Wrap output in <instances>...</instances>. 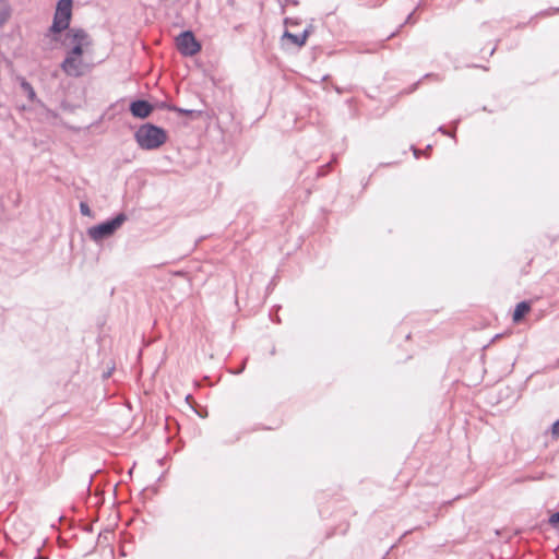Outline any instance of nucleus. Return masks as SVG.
<instances>
[{
	"label": "nucleus",
	"instance_id": "obj_1",
	"mask_svg": "<svg viewBox=\"0 0 559 559\" xmlns=\"http://www.w3.org/2000/svg\"><path fill=\"white\" fill-rule=\"evenodd\" d=\"M167 132L162 127L146 122L141 124L134 132V140L140 148L154 151L164 145L167 141Z\"/></svg>",
	"mask_w": 559,
	"mask_h": 559
},
{
	"label": "nucleus",
	"instance_id": "obj_2",
	"mask_svg": "<svg viewBox=\"0 0 559 559\" xmlns=\"http://www.w3.org/2000/svg\"><path fill=\"white\" fill-rule=\"evenodd\" d=\"M73 0H59L56 5L53 20L51 26L46 33L47 37H51L53 40L57 39V35L64 31H69L70 21L72 17Z\"/></svg>",
	"mask_w": 559,
	"mask_h": 559
},
{
	"label": "nucleus",
	"instance_id": "obj_3",
	"mask_svg": "<svg viewBox=\"0 0 559 559\" xmlns=\"http://www.w3.org/2000/svg\"><path fill=\"white\" fill-rule=\"evenodd\" d=\"M128 219L126 213L120 212L116 216L87 228V236L94 242H100L111 237Z\"/></svg>",
	"mask_w": 559,
	"mask_h": 559
},
{
	"label": "nucleus",
	"instance_id": "obj_4",
	"mask_svg": "<svg viewBox=\"0 0 559 559\" xmlns=\"http://www.w3.org/2000/svg\"><path fill=\"white\" fill-rule=\"evenodd\" d=\"M92 38L83 28L72 27L64 34L62 46L70 47L67 55L82 58L84 49L92 46Z\"/></svg>",
	"mask_w": 559,
	"mask_h": 559
},
{
	"label": "nucleus",
	"instance_id": "obj_5",
	"mask_svg": "<svg viewBox=\"0 0 559 559\" xmlns=\"http://www.w3.org/2000/svg\"><path fill=\"white\" fill-rule=\"evenodd\" d=\"M176 45L185 57H192L201 50V44L191 31L181 32L176 38Z\"/></svg>",
	"mask_w": 559,
	"mask_h": 559
},
{
	"label": "nucleus",
	"instance_id": "obj_6",
	"mask_svg": "<svg viewBox=\"0 0 559 559\" xmlns=\"http://www.w3.org/2000/svg\"><path fill=\"white\" fill-rule=\"evenodd\" d=\"M60 68L68 76L71 78H80L85 73L83 59L71 55H66Z\"/></svg>",
	"mask_w": 559,
	"mask_h": 559
},
{
	"label": "nucleus",
	"instance_id": "obj_7",
	"mask_svg": "<svg viewBox=\"0 0 559 559\" xmlns=\"http://www.w3.org/2000/svg\"><path fill=\"white\" fill-rule=\"evenodd\" d=\"M154 107L145 99H135L130 103L129 110L134 118L145 119L147 118Z\"/></svg>",
	"mask_w": 559,
	"mask_h": 559
},
{
	"label": "nucleus",
	"instance_id": "obj_8",
	"mask_svg": "<svg viewBox=\"0 0 559 559\" xmlns=\"http://www.w3.org/2000/svg\"><path fill=\"white\" fill-rule=\"evenodd\" d=\"M282 39L289 40L296 47H302L306 45L308 39V33L302 32L300 35H296L286 29L282 36Z\"/></svg>",
	"mask_w": 559,
	"mask_h": 559
},
{
	"label": "nucleus",
	"instance_id": "obj_9",
	"mask_svg": "<svg viewBox=\"0 0 559 559\" xmlns=\"http://www.w3.org/2000/svg\"><path fill=\"white\" fill-rule=\"evenodd\" d=\"M531 311V304L528 301H521L516 305L513 312V321L515 323L523 320V318Z\"/></svg>",
	"mask_w": 559,
	"mask_h": 559
},
{
	"label": "nucleus",
	"instance_id": "obj_10",
	"mask_svg": "<svg viewBox=\"0 0 559 559\" xmlns=\"http://www.w3.org/2000/svg\"><path fill=\"white\" fill-rule=\"evenodd\" d=\"M11 16V7L8 0H0V26L4 25Z\"/></svg>",
	"mask_w": 559,
	"mask_h": 559
},
{
	"label": "nucleus",
	"instance_id": "obj_11",
	"mask_svg": "<svg viewBox=\"0 0 559 559\" xmlns=\"http://www.w3.org/2000/svg\"><path fill=\"white\" fill-rule=\"evenodd\" d=\"M20 85H21V88L25 92L29 102L34 103V102L38 100L36 92L28 81H26L24 78H22Z\"/></svg>",
	"mask_w": 559,
	"mask_h": 559
},
{
	"label": "nucleus",
	"instance_id": "obj_12",
	"mask_svg": "<svg viewBox=\"0 0 559 559\" xmlns=\"http://www.w3.org/2000/svg\"><path fill=\"white\" fill-rule=\"evenodd\" d=\"M168 110L169 111H175V112H178V114L185 115V116H191V115H193L195 112L192 109H185V108H180V107H177V106L168 107Z\"/></svg>",
	"mask_w": 559,
	"mask_h": 559
},
{
	"label": "nucleus",
	"instance_id": "obj_13",
	"mask_svg": "<svg viewBox=\"0 0 559 559\" xmlns=\"http://www.w3.org/2000/svg\"><path fill=\"white\" fill-rule=\"evenodd\" d=\"M548 523L554 527V528H559V511L558 512H555L552 513L549 519H548Z\"/></svg>",
	"mask_w": 559,
	"mask_h": 559
},
{
	"label": "nucleus",
	"instance_id": "obj_14",
	"mask_svg": "<svg viewBox=\"0 0 559 559\" xmlns=\"http://www.w3.org/2000/svg\"><path fill=\"white\" fill-rule=\"evenodd\" d=\"M80 212L83 216H92V210L90 209L88 204L86 202L80 203Z\"/></svg>",
	"mask_w": 559,
	"mask_h": 559
},
{
	"label": "nucleus",
	"instance_id": "obj_15",
	"mask_svg": "<svg viewBox=\"0 0 559 559\" xmlns=\"http://www.w3.org/2000/svg\"><path fill=\"white\" fill-rule=\"evenodd\" d=\"M550 431L554 439L559 438V419L551 425Z\"/></svg>",
	"mask_w": 559,
	"mask_h": 559
},
{
	"label": "nucleus",
	"instance_id": "obj_16",
	"mask_svg": "<svg viewBox=\"0 0 559 559\" xmlns=\"http://www.w3.org/2000/svg\"><path fill=\"white\" fill-rule=\"evenodd\" d=\"M330 167H331V163H328L326 165L322 166V167L319 169L318 175H319V176H324V175L328 173V170H329V168H330Z\"/></svg>",
	"mask_w": 559,
	"mask_h": 559
},
{
	"label": "nucleus",
	"instance_id": "obj_17",
	"mask_svg": "<svg viewBox=\"0 0 559 559\" xmlns=\"http://www.w3.org/2000/svg\"><path fill=\"white\" fill-rule=\"evenodd\" d=\"M438 131L441 132L442 134H445V135H449V136H452V138L454 136V133H451V132L447 131V129L443 126H440L438 128Z\"/></svg>",
	"mask_w": 559,
	"mask_h": 559
},
{
	"label": "nucleus",
	"instance_id": "obj_18",
	"mask_svg": "<svg viewBox=\"0 0 559 559\" xmlns=\"http://www.w3.org/2000/svg\"><path fill=\"white\" fill-rule=\"evenodd\" d=\"M284 23H285L286 25H298V24H299V23H298V21L293 20V19H290V17H286V19H285V21H284Z\"/></svg>",
	"mask_w": 559,
	"mask_h": 559
},
{
	"label": "nucleus",
	"instance_id": "obj_19",
	"mask_svg": "<svg viewBox=\"0 0 559 559\" xmlns=\"http://www.w3.org/2000/svg\"><path fill=\"white\" fill-rule=\"evenodd\" d=\"M413 16H414V11H413V12H411V13L407 15V17H406V20H405L404 24H407V23H414Z\"/></svg>",
	"mask_w": 559,
	"mask_h": 559
},
{
	"label": "nucleus",
	"instance_id": "obj_20",
	"mask_svg": "<svg viewBox=\"0 0 559 559\" xmlns=\"http://www.w3.org/2000/svg\"><path fill=\"white\" fill-rule=\"evenodd\" d=\"M427 78H435L437 80H440L439 75L438 74H433V73H427L424 75V79H427Z\"/></svg>",
	"mask_w": 559,
	"mask_h": 559
},
{
	"label": "nucleus",
	"instance_id": "obj_21",
	"mask_svg": "<svg viewBox=\"0 0 559 559\" xmlns=\"http://www.w3.org/2000/svg\"><path fill=\"white\" fill-rule=\"evenodd\" d=\"M419 83H420V81L416 82V83L412 86L411 92L415 91V90L418 87Z\"/></svg>",
	"mask_w": 559,
	"mask_h": 559
},
{
	"label": "nucleus",
	"instance_id": "obj_22",
	"mask_svg": "<svg viewBox=\"0 0 559 559\" xmlns=\"http://www.w3.org/2000/svg\"><path fill=\"white\" fill-rule=\"evenodd\" d=\"M171 106H173V105H169V104L163 103V104L160 105V108H165V109H167V110H168V107H171Z\"/></svg>",
	"mask_w": 559,
	"mask_h": 559
},
{
	"label": "nucleus",
	"instance_id": "obj_23",
	"mask_svg": "<svg viewBox=\"0 0 559 559\" xmlns=\"http://www.w3.org/2000/svg\"><path fill=\"white\" fill-rule=\"evenodd\" d=\"M304 32H307L308 33V37H309L310 34H311V26L307 27Z\"/></svg>",
	"mask_w": 559,
	"mask_h": 559
},
{
	"label": "nucleus",
	"instance_id": "obj_24",
	"mask_svg": "<svg viewBox=\"0 0 559 559\" xmlns=\"http://www.w3.org/2000/svg\"><path fill=\"white\" fill-rule=\"evenodd\" d=\"M396 33H397V32H393V33L388 37V39H390V38H392L393 36H395V35H396Z\"/></svg>",
	"mask_w": 559,
	"mask_h": 559
},
{
	"label": "nucleus",
	"instance_id": "obj_25",
	"mask_svg": "<svg viewBox=\"0 0 559 559\" xmlns=\"http://www.w3.org/2000/svg\"><path fill=\"white\" fill-rule=\"evenodd\" d=\"M418 154H419V151H418V150H414V155H415L416 157H418Z\"/></svg>",
	"mask_w": 559,
	"mask_h": 559
},
{
	"label": "nucleus",
	"instance_id": "obj_26",
	"mask_svg": "<svg viewBox=\"0 0 559 559\" xmlns=\"http://www.w3.org/2000/svg\"><path fill=\"white\" fill-rule=\"evenodd\" d=\"M554 12H559V8H552L551 9Z\"/></svg>",
	"mask_w": 559,
	"mask_h": 559
},
{
	"label": "nucleus",
	"instance_id": "obj_27",
	"mask_svg": "<svg viewBox=\"0 0 559 559\" xmlns=\"http://www.w3.org/2000/svg\"><path fill=\"white\" fill-rule=\"evenodd\" d=\"M403 25H404V24H400V27H397V31H396V32L401 31V27H403Z\"/></svg>",
	"mask_w": 559,
	"mask_h": 559
},
{
	"label": "nucleus",
	"instance_id": "obj_28",
	"mask_svg": "<svg viewBox=\"0 0 559 559\" xmlns=\"http://www.w3.org/2000/svg\"><path fill=\"white\" fill-rule=\"evenodd\" d=\"M403 25H404V24H400V27H397V31H396V32L401 31V27H403Z\"/></svg>",
	"mask_w": 559,
	"mask_h": 559
},
{
	"label": "nucleus",
	"instance_id": "obj_29",
	"mask_svg": "<svg viewBox=\"0 0 559 559\" xmlns=\"http://www.w3.org/2000/svg\"><path fill=\"white\" fill-rule=\"evenodd\" d=\"M431 148V145H427L426 151H429Z\"/></svg>",
	"mask_w": 559,
	"mask_h": 559
}]
</instances>
